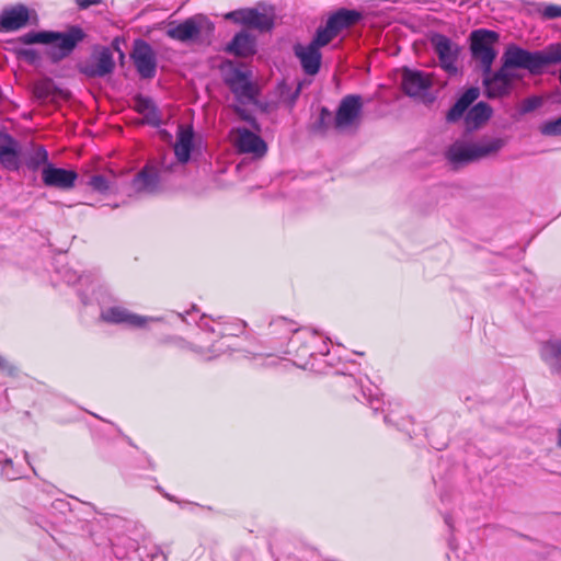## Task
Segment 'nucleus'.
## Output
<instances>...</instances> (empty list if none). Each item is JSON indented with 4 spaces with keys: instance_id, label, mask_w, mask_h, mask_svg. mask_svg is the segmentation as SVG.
Wrapping results in <instances>:
<instances>
[{
    "instance_id": "obj_1",
    "label": "nucleus",
    "mask_w": 561,
    "mask_h": 561,
    "mask_svg": "<svg viewBox=\"0 0 561 561\" xmlns=\"http://www.w3.org/2000/svg\"><path fill=\"white\" fill-rule=\"evenodd\" d=\"M561 62V43L551 44L543 50L529 51L518 46H511L503 55V65L496 70L482 72L484 95L488 99H500L511 94L514 81L518 78L512 68L528 70L531 75H540L545 67Z\"/></svg>"
},
{
    "instance_id": "obj_2",
    "label": "nucleus",
    "mask_w": 561,
    "mask_h": 561,
    "mask_svg": "<svg viewBox=\"0 0 561 561\" xmlns=\"http://www.w3.org/2000/svg\"><path fill=\"white\" fill-rule=\"evenodd\" d=\"M87 33L80 25H68L59 31H31L18 38L24 45H50L46 55L51 64H59L68 58L80 43L87 38Z\"/></svg>"
},
{
    "instance_id": "obj_3",
    "label": "nucleus",
    "mask_w": 561,
    "mask_h": 561,
    "mask_svg": "<svg viewBox=\"0 0 561 561\" xmlns=\"http://www.w3.org/2000/svg\"><path fill=\"white\" fill-rule=\"evenodd\" d=\"M506 145L503 138H493L480 142H470L458 139L446 151V158L454 164H469L495 154Z\"/></svg>"
},
{
    "instance_id": "obj_4",
    "label": "nucleus",
    "mask_w": 561,
    "mask_h": 561,
    "mask_svg": "<svg viewBox=\"0 0 561 561\" xmlns=\"http://www.w3.org/2000/svg\"><path fill=\"white\" fill-rule=\"evenodd\" d=\"M220 71L225 84L241 103H255L259 96V88L251 81V72L236 67L233 61L225 60L220 65Z\"/></svg>"
},
{
    "instance_id": "obj_5",
    "label": "nucleus",
    "mask_w": 561,
    "mask_h": 561,
    "mask_svg": "<svg viewBox=\"0 0 561 561\" xmlns=\"http://www.w3.org/2000/svg\"><path fill=\"white\" fill-rule=\"evenodd\" d=\"M363 98L359 94H347L340 101L333 122V129L346 131L357 129L362 122Z\"/></svg>"
},
{
    "instance_id": "obj_6",
    "label": "nucleus",
    "mask_w": 561,
    "mask_h": 561,
    "mask_svg": "<svg viewBox=\"0 0 561 561\" xmlns=\"http://www.w3.org/2000/svg\"><path fill=\"white\" fill-rule=\"evenodd\" d=\"M470 39L472 57L481 62L482 72H489L496 56L493 46L499 39V34L494 31L480 28L471 33Z\"/></svg>"
},
{
    "instance_id": "obj_7",
    "label": "nucleus",
    "mask_w": 561,
    "mask_h": 561,
    "mask_svg": "<svg viewBox=\"0 0 561 561\" xmlns=\"http://www.w3.org/2000/svg\"><path fill=\"white\" fill-rule=\"evenodd\" d=\"M297 331V324L294 321L283 317L272 320L265 333L266 342L272 350L268 355H273L285 346L291 345L294 347L297 345L299 337L293 339V334Z\"/></svg>"
},
{
    "instance_id": "obj_8",
    "label": "nucleus",
    "mask_w": 561,
    "mask_h": 561,
    "mask_svg": "<svg viewBox=\"0 0 561 561\" xmlns=\"http://www.w3.org/2000/svg\"><path fill=\"white\" fill-rule=\"evenodd\" d=\"M129 57L141 79L151 80L157 75V55L152 46L142 38L133 43Z\"/></svg>"
},
{
    "instance_id": "obj_9",
    "label": "nucleus",
    "mask_w": 561,
    "mask_h": 561,
    "mask_svg": "<svg viewBox=\"0 0 561 561\" xmlns=\"http://www.w3.org/2000/svg\"><path fill=\"white\" fill-rule=\"evenodd\" d=\"M115 69L113 53L110 47L98 46L94 48L89 61L78 65V71L88 78H104Z\"/></svg>"
},
{
    "instance_id": "obj_10",
    "label": "nucleus",
    "mask_w": 561,
    "mask_h": 561,
    "mask_svg": "<svg viewBox=\"0 0 561 561\" xmlns=\"http://www.w3.org/2000/svg\"><path fill=\"white\" fill-rule=\"evenodd\" d=\"M430 41L438 56L440 67L450 76L457 75L458 46L446 35L439 33L433 34Z\"/></svg>"
},
{
    "instance_id": "obj_11",
    "label": "nucleus",
    "mask_w": 561,
    "mask_h": 561,
    "mask_svg": "<svg viewBox=\"0 0 561 561\" xmlns=\"http://www.w3.org/2000/svg\"><path fill=\"white\" fill-rule=\"evenodd\" d=\"M78 173L73 170L47 164L42 170L43 183L48 187H56L60 190H69L75 186Z\"/></svg>"
},
{
    "instance_id": "obj_12",
    "label": "nucleus",
    "mask_w": 561,
    "mask_h": 561,
    "mask_svg": "<svg viewBox=\"0 0 561 561\" xmlns=\"http://www.w3.org/2000/svg\"><path fill=\"white\" fill-rule=\"evenodd\" d=\"M101 320L106 323L123 324L128 328H144L148 322L147 317L136 314L119 306L110 307L102 311Z\"/></svg>"
},
{
    "instance_id": "obj_13",
    "label": "nucleus",
    "mask_w": 561,
    "mask_h": 561,
    "mask_svg": "<svg viewBox=\"0 0 561 561\" xmlns=\"http://www.w3.org/2000/svg\"><path fill=\"white\" fill-rule=\"evenodd\" d=\"M22 149L20 142L9 134H0V162L9 171L21 167Z\"/></svg>"
},
{
    "instance_id": "obj_14",
    "label": "nucleus",
    "mask_w": 561,
    "mask_h": 561,
    "mask_svg": "<svg viewBox=\"0 0 561 561\" xmlns=\"http://www.w3.org/2000/svg\"><path fill=\"white\" fill-rule=\"evenodd\" d=\"M238 137L234 146L240 153H251L255 158H262L267 151L266 142L255 133L247 128H238Z\"/></svg>"
},
{
    "instance_id": "obj_15",
    "label": "nucleus",
    "mask_w": 561,
    "mask_h": 561,
    "mask_svg": "<svg viewBox=\"0 0 561 561\" xmlns=\"http://www.w3.org/2000/svg\"><path fill=\"white\" fill-rule=\"evenodd\" d=\"M30 20V11L24 4L5 7L0 14V32H12L24 27Z\"/></svg>"
},
{
    "instance_id": "obj_16",
    "label": "nucleus",
    "mask_w": 561,
    "mask_h": 561,
    "mask_svg": "<svg viewBox=\"0 0 561 561\" xmlns=\"http://www.w3.org/2000/svg\"><path fill=\"white\" fill-rule=\"evenodd\" d=\"M401 87L407 95L419 96L432 87V78L421 70L404 68Z\"/></svg>"
},
{
    "instance_id": "obj_17",
    "label": "nucleus",
    "mask_w": 561,
    "mask_h": 561,
    "mask_svg": "<svg viewBox=\"0 0 561 561\" xmlns=\"http://www.w3.org/2000/svg\"><path fill=\"white\" fill-rule=\"evenodd\" d=\"M294 54L299 59L304 72L308 76H316L321 68L322 54L311 44H296Z\"/></svg>"
},
{
    "instance_id": "obj_18",
    "label": "nucleus",
    "mask_w": 561,
    "mask_h": 561,
    "mask_svg": "<svg viewBox=\"0 0 561 561\" xmlns=\"http://www.w3.org/2000/svg\"><path fill=\"white\" fill-rule=\"evenodd\" d=\"M191 347L199 355L213 358L222 354L227 346L215 341V336L211 334V330L209 329L208 331L202 330L197 332L191 342Z\"/></svg>"
},
{
    "instance_id": "obj_19",
    "label": "nucleus",
    "mask_w": 561,
    "mask_h": 561,
    "mask_svg": "<svg viewBox=\"0 0 561 561\" xmlns=\"http://www.w3.org/2000/svg\"><path fill=\"white\" fill-rule=\"evenodd\" d=\"M160 184V170L147 163L133 179L131 185L137 192H154Z\"/></svg>"
},
{
    "instance_id": "obj_20",
    "label": "nucleus",
    "mask_w": 561,
    "mask_h": 561,
    "mask_svg": "<svg viewBox=\"0 0 561 561\" xmlns=\"http://www.w3.org/2000/svg\"><path fill=\"white\" fill-rule=\"evenodd\" d=\"M362 19V12L340 8L328 18L327 23L329 24V27L339 35L343 30L356 25Z\"/></svg>"
},
{
    "instance_id": "obj_21",
    "label": "nucleus",
    "mask_w": 561,
    "mask_h": 561,
    "mask_svg": "<svg viewBox=\"0 0 561 561\" xmlns=\"http://www.w3.org/2000/svg\"><path fill=\"white\" fill-rule=\"evenodd\" d=\"M226 51L242 58L253 56L256 53L255 37L247 32H239L227 45Z\"/></svg>"
},
{
    "instance_id": "obj_22",
    "label": "nucleus",
    "mask_w": 561,
    "mask_h": 561,
    "mask_svg": "<svg viewBox=\"0 0 561 561\" xmlns=\"http://www.w3.org/2000/svg\"><path fill=\"white\" fill-rule=\"evenodd\" d=\"M134 110L144 116V123L148 124L152 127H159L161 124V114L153 101L144 96L142 94H137L134 98Z\"/></svg>"
},
{
    "instance_id": "obj_23",
    "label": "nucleus",
    "mask_w": 561,
    "mask_h": 561,
    "mask_svg": "<svg viewBox=\"0 0 561 561\" xmlns=\"http://www.w3.org/2000/svg\"><path fill=\"white\" fill-rule=\"evenodd\" d=\"M199 34L201 26L194 18H188L175 25L171 23L167 30V36L179 42L195 39Z\"/></svg>"
},
{
    "instance_id": "obj_24",
    "label": "nucleus",
    "mask_w": 561,
    "mask_h": 561,
    "mask_svg": "<svg viewBox=\"0 0 561 561\" xmlns=\"http://www.w3.org/2000/svg\"><path fill=\"white\" fill-rule=\"evenodd\" d=\"M194 133L191 126L179 127L176 142L174 145V153L179 162L186 163L190 160L191 152L194 147Z\"/></svg>"
},
{
    "instance_id": "obj_25",
    "label": "nucleus",
    "mask_w": 561,
    "mask_h": 561,
    "mask_svg": "<svg viewBox=\"0 0 561 561\" xmlns=\"http://www.w3.org/2000/svg\"><path fill=\"white\" fill-rule=\"evenodd\" d=\"M493 110L485 102H479L473 105L465 116V126L467 131H473L485 124L492 116Z\"/></svg>"
},
{
    "instance_id": "obj_26",
    "label": "nucleus",
    "mask_w": 561,
    "mask_h": 561,
    "mask_svg": "<svg viewBox=\"0 0 561 561\" xmlns=\"http://www.w3.org/2000/svg\"><path fill=\"white\" fill-rule=\"evenodd\" d=\"M245 26L261 32H268L274 27V16L262 13L257 9L247 8Z\"/></svg>"
},
{
    "instance_id": "obj_27",
    "label": "nucleus",
    "mask_w": 561,
    "mask_h": 561,
    "mask_svg": "<svg viewBox=\"0 0 561 561\" xmlns=\"http://www.w3.org/2000/svg\"><path fill=\"white\" fill-rule=\"evenodd\" d=\"M114 175L93 174L89 176L87 185L93 191L102 195H107L114 191Z\"/></svg>"
},
{
    "instance_id": "obj_28",
    "label": "nucleus",
    "mask_w": 561,
    "mask_h": 561,
    "mask_svg": "<svg viewBox=\"0 0 561 561\" xmlns=\"http://www.w3.org/2000/svg\"><path fill=\"white\" fill-rule=\"evenodd\" d=\"M215 325L210 327L211 334L215 337H227V336H237L239 333L243 331L245 328V323L242 321L239 322H221L214 321Z\"/></svg>"
},
{
    "instance_id": "obj_29",
    "label": "nucleus",
    "mask_w": 561,
    "mask_h": 561,
    "mask_svg": "<svg viewBox=\"0 0 561 561\" xmlns=\"http://www.w3.org/2000/svg\"><path fill=\"white\" fill-rule=\"evenodd\" d=\"M277 90L279 94V102L291 111L299 98L301 84L299 83L296 89L293 90L290 85L283 81L277 85Z\"/></svg>"
},
{
    "instance_id": "obj_30",
    "label": "nucleus",
    "mask_w": 561,
    "mask_h": 561,
    "mask_svg": "<svg viewBox=\"0 0 561 561\" xmlns=\"http://www.w3.org/2000/svg\"><path fill=\"white\" fill-rule=\"evenodd\" d=\"M33 93L36 99L46 102L55 98L57 88L51 79L46 78L34 83Z\"/></svg>"
},
{
    "instance_id": "obj_31",
    "label": "nucleus",
    "mask_w": 561,
    "mask_h": 561,
    "mask_svg": "<svg viewBox=\"0 0 561 561\" xmlns=\"http://www.w3.org/2000/svg\"><path fill=\"white\" fill-rule=\"evenodd\" d=\"M334 116L331 111L322 106L319 112V116L316 122L312 124V131L324 135L330 128H333Z\"/></svg>"
},
{
    "instance_id": "obj_32",
    "label": "nucleus",
    "mask_w": 561,
    "mask_h": 561,
    "mask_svg": "<svg viewBox=\"0 0 561 561\" xmlns=\"http://www.w3.org/2000/svg\"><path fill=\"white\" fill-rule=\"evenodd\" d=\"M547 356L552 360V370L561 374V340L548 341L543 344Z\"/></svg>"
},
{
    "instance_id": "obj_33",
    "label": "nucleus",
    "mask_w": 561,
    "mask_h": 561,
    "mask_svg": "<svg viewBox=\"0 0 561 561\" xmlns=\"http://www.w3.org/2000/svg\"><path fill=\"white\" fill-rule=\"evenodd\" d=\"M336 36L337 34L329 27L328 23H325L324 26L317 28L316 34L309 44L320 50L321 47L330 44Z\"/></svg>"
},
{
    "instance_id": "obj_34",
    "label": "nucleus",
    "mask_w": 561,
    "mask_h": 561,
    "mask_svg": "<svg viewBox=\"0 0 561 561\" xmlns=\"http://www.w3.org/2000/svg\"><path fill=\"white\" fill-rule=\"evenodd\" d=\"M25 164L32 171L38 170L41 165L49 164L47 150L43 146H37L27 157Z\"/></svg>"
},
{
    "instance_id": "obj_35",
    "label": "nucleus",
    "mask_w": 561,
    "mask_h": 561,
    "mask_svg": "<svg viewBox=\"0 0 561 561\" xmlns=\"http://www.w3.org/2000/svg\"><path fill=\"white\" fill-rule=\"evenodd\" d=\"M536 13L545 21L561 19V5L554 3L539 4L536 8Z\"/></svg>"
},
{
    "instance_id": "obj_36",
    "label": "nucleus",
    "mask_w": 561,
    "mask_h": 561,
    "mask_svg": "<svg viewBox=\"0 0 561 561\" xmlns=\"http://www.w3.org/2000/svg\"><path fill=\"white\" fill-rule=\"evenodd\" d=\"M316 342H317V339L314 336H311L308 341L302 343L300 345V347H296V345L294 347L290 345V347L296 353V356L302 360L307 357L313 356V354H314L313 343H316Z\"/></svg>"
},
{
    "instance_id": "obj_37",
    "label": "nucleus",
    "mask_w": 561,
    "mask_h": 561,
    "mask_svg": "<svg viewBox=\"0 0 561 561\" xmlns=\"http://www.w3.org/2000/svg\"><path fill=\"white\" fill-rule=\"evenodd\" d=\"M539 130L545 136H561V116L541 124Z\"/></svg>"
},
{
    "instance_id": "obj_38",
    "label": "nucleus",
    "mask_w": 561,
    "mask_h": 561,
    "mask_svg": "<svg viewBox=\"0 0 561 561\" xmlns=\"http://www.w3.org/2000/svg\"><path fill=\"white\" fill-rule=\"evenodd\" d=\"M16 55L19 59L32 66L37 65L41 60L39 53L34 48H21L16 51Z\"/></svg>"
},
{
    "instance_id": "obj_39",
    "label": "nucleus",
    "mask_w": 561,
    "mask_h": 561,
    "mask_svg": "<svg viewBox=\"0 0 561 561\" xmlns=\"http://www.w3.org/2000/svg\"><path fill=\"white\" fill-rule=\"evenodd\" d=\"M369 393L367 394L365 391H363L364 397L367 399L368 405L370 409L377 413L379 411L383 410V399L381 394L378 392V389H376L375 392H373L370 389Z\"/></svg>"
},
{
    "instance_id": "obj_40",
    "label": "nucleus",
    "mask_w": 561,
    "mask_h": 561,
    "mask_svg": "<svg viewBox=\"0 0 561 561\" xmlns=\"http://www.w3.org/2000/svg\"><path fill=\"white\" fill-rule=\"evenodd\" d=\"M467 110L468 108L457 100L456 103L447 112L446 121L448 123H456L462 117Z\"/></svg>"
},
{
    "instance_id": "obj_41",
    "label": "nucleus",
    "mask_w": 561,
    "mask_h": 561,
    "mask_svg": "<svg viewBox=\"0 0 561 561\" xmlns=\"http://www.w3.org/2000/svg\"><path fill=\"white\" fill-rule=\"evenodd\" d=\"M479 88L471 87L461 94L458 101L468 108L479 98Z\"/></svg>"
},
{
    "instance_id": "obj_42",
    "label": "nucleus",
    "mask_w": 561,
    "mask_h": 561,
    "mask_svg": "<svg viewBox=\"0 0 561 561\" xmlns=\"http://www.w3.org/2000/svg\"><path fill=\"white\" fill-rule=\"evenodd\" d=\"M234 113L239 116L240 119L247 122L251 125L255 130L260 131V125L256 121V118L249 113L245 108L240 106H234Z\"/></svg>"
},
{
    "instance_id": "obj_43",
    "label": "nucleus",
    "mask_w": 561,
    "mask_h": 561,
    "mask_svg": "<svg viewBox=\"0 0 561 561\" xmlns=\"http://www.w3.org/2000/svg\"><path fill=\"white\" fill-rule=\"evenodd\" d=\"M247 9H239L231 12H228L225 15L226 20L232 21L236 24H241L245 26L247 21Z\"/></svg>"
},
{
    "instance_id": "obj_44",
    "label": "nucleus",
    "mask_w": 561,
    "mask_h": 561,
    "mask_svg": "<svg viewBox=\"0 0 561 561\" xmlns=\"http://www.w3.org/2000/svg\"><path fill=\"white\" fill-rule=\"evenodd\" d=\"M234 561H255V557L251 550L241 548L237 551Z\"/></svg>"
},
{
    "instance_id": "obj_45",
    "label": "nucleus",
    "mask_w": 561,
    "mask_h": 561,
    "mask_svg": "<svg viewBox=\"0 0 561 561\" xmlns=\"http://www.w3.org/2000/svg\"><path fill=\"white\" fill-rule=\"evenodd\" d=\"M540 103H541L540 100L536 96L528 98L523 103V112L524 113L531 112L535 108H537L540 105Z\"/></svg>"
},
{
    "instance_id": "obj_46",
    "label": "nucleus",
    "mask_w": 561,
    "mask_h": 561,
    "mask_svg": "<svg viewBox=\"0 0 561 561\" xmlns=\"http://www.w3.org/2000/svg\"><path fill=\"white\" fill-rule=\"evenodd\" d=\"M75 2L80 10H85L92 5L100 4L102 0H75Z\"/></svg>"
},
{
    "instance_id": "obj_47",
    "label": "nucleus",
    "mask_w": 561,
    "mask_h": 561,
    "mask_svg": "<svg viewBox=\"0 0 561 561\" xmlns=\"http://www.w3.org/2000/svg\"><path fill=\"white\" fill-rule=\"evenodd\" d=\"M0 370L7 373L8 375H13L15 368L0 355Z\"/></svg>"
},
{
    "instance_id": "obj_48",
    "label": "nucleus",
    "mask_w": 561,
    "mask_h": 561,
    "mask_svg": "<svg viewBox=\"0 0 561 561\" xmlns=\"http://www.w3.org/2000/svg\"><path fill=\"white\" fill-rule=\"evenodd\" d=\"M343 385L347 387H356V380L352 376H343Z\"/></svg>"
},
{
    "instance_id": "obj_49",
    "label": "nucleus",
    "mask_w": 561,
    "mask_h": 561,
    "mask_svg": "<svg viewBox=\"0 0 561 561\" xmlns=\"http://www.w3.org/2000/svg\"><path fill=\"white\" fill-rule=\"evenodd\" d=\"M113 47L119 53L121 58H124V53L119 48V39L115 38L112 43Z\"/></svg>"
},
{
    "instance_id": "obj_50",
    "label": "nucleus",
    "mask_w": 561,
    "mask_h": 561,
    "mask_svg": "<svg viewBox=\"0 0 561 561\" xmlns=\"http://www.w3.org/2000/svg\"><path fill=\"white\" fill-rule=\"evenodd\" d=\"M158 490L163 494L164 497H167L169 501H172V502H178L174 496L168 494V493H163L161 488H158Z\"/></svg>"
},
{
    "instance_id": "obj_51",
    "label": "nucleus",
    "mask_w": 561,
    "mask_h": 561,
    "mask_svg": "<svg viewBox=\"0 0 561 561\" xmlns=\"http://www.w3.org/2000/svg\"><path fill=\"white\" fill-rule=\"evenodd\" d=\"M558 446L561 447V428L558 430Z\"/></svg>"
},
{
    "instance_id": "obj_52",
    "label": "nucleus",
    "mask_w": 561,
    "mask_h": 561,
    "mask_svg": "<svg viewBox=\"0 0 561 561\" xmlns=\"http://www.w3.org/2000/svg\"><path fill=\"white\" fill-rule=\"evenodd\" d=\"M383 420H385V422H386L387 424H390V423H391V421H390V419H389V416H388V415H386Z\"/></svg>"
},
{
    "instance_id": "obj_53",
    "label": "nucleus",
    "mask_w": 561,
    "mask_h": 561,
    "mask_svg": "<svg viewBox=\"0 0 561 561\" xmlns=\"http://www.w3.org/2000/svg\"><path fill=\"white\" fill-rule=\"evenodd\" d=\"M559 80H560V83H561V68H560V71H559Z\"/></svg>"
}]
</instances>
